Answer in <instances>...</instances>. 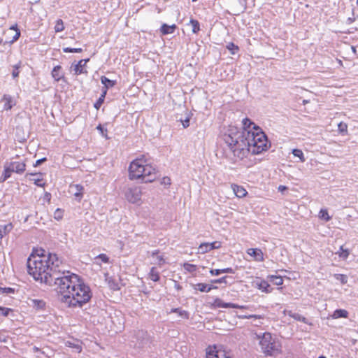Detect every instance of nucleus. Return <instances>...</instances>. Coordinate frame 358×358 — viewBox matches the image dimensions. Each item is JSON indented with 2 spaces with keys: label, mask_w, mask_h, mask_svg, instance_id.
Instances as JSON below:
<instances>
[{
  "label": "nucleus",
  "mask_w": 358,
  "mask_h": 358,
  "mask_svg": "<svg viewBox=\"0 0 358 358\" xmlns=\"http://www.w3.org/2000/svg\"><path fill=\"white\" fill-rule=\"evenodd\" d=\"M142 189L138 186L129 187L125 192L127 200L131 203H138L141 200Z\"/></svg>",
  "instance_id": "nucleus-6"
},
{
  "label": "nucleus",
  "mask_w": 358,
  "mask_h": 358,
  "mask_svg": "<svg viewBox=\"0 0 358 358\" xmlns=\"http://www.w3.org/2000/svg\"><path fill=\"white\" fill-rule=\"evenodd\" d=\"M183 267L187 271H188L189 273H193V272L196 271V265L189 264V263H185L183 265Z\"/></svg>",
  "instance_id": "nucleus-39"
},
{
  "label": "nucleus",
  "mask_w": 358,
  "mask_h": 358,
  "mask_svg": "<svg viewBox=\"0 0 358 358\" xmlns=\"http://www.w3.org/2000/svg\"><path fill=\"white\" fill-rule=\"evenodd\" d=\"M285 312L287 313V315L289 317L294 318L295 320L302 322L305 324L308 323L307 319L305 317H303V315H300L299 313H293L292 310L285 311Z\"/></svg>",
  "instance_id": "nucleus-24"
},
{
  "label": "nucleus",
  "mask_w": 358,
  "mask_h": 358,
  "mask_svg": "<svg viewBox=\"0 0 358 358\" xmlns=\"http://www.w3.org/2000/svg\"><path fill=\"white\" fill-rule=\"evenodd\" d=\"M150 336L144 330L134 331L131 342L135 348L143 349L150 343Z\"/></svg>",
  "instance_id": "nucleus-4"
},
{
  "label": "nucleus",
  "mask_w": 358,
  "mask_h": 358,
  "mask_svg": "<svg viewBox=\"0 0 358 358\" xmlns=\"http://www.w3.org/2000/svg\"><path fill=\"white\" fill-rule=\"evenodd\" d=\"M226 278L227 277L226 276H224V277H222L219 279H217V280H212V282L213 283H225L226 282Z\"/></svg>",
  "instance_id": "nucleus-57"
},
{
  "label": "nucleus",
  "mask_w": 358,
  "mask_h": 358,
  "mask_svg": "<svg viewBox=\"0 0 358 358\" xmlns=\"http://www.w3.org/2000/svg\"><path fill=\"white\" fill-rule=\"evenodd\" d=\"M292 154L294 155V157H299V159H300V162H305L306 159H305L303 153L301 150L294 149L292 150Z\"/></svg>",
  "instance_id": "nucleus-35"
},
{
  "label": "nucleus",
  "mask_w": 358,
  "mask_h": 358,
  "mask_svg": "<svg viewBox=\"0 0 358 358\" xmlns=\"http://www.w3.org/2000/svg\"><path fill=\"white\" fill-rule=\"evenodd\" d=\"M175 288H176V289H178V290H180V289H182V287H181L179 284H178L177 282H176V284H175Z\"/></svg>",
  "instance_id": "nucleus-63"
},
{
  "label": "nucleus",
  "mask_w": 358,
  "mask_h": 358,
  "mask_svg": "<svg viewBox=\"0 0 358 358\" xmlns=\"http://www.w3.org/2000/svg\"><path fill=\"white\" fill-rule=\"evenodd\" d=\"M336 254L343 259H346L350 255V251L348 249H344L343 246H341Z\"/></svg>",
  "instance_id": "nucleus-30"
},
{
  "label": "nucleus",
  "mask_w": 358,
  "mask_h": 358,
  "mask_svg": "<svg viewBox=\"0 0 358 358\" xmlns=\"http://www.w3.org/2000/svg\"><path fill=\"white\" fill-rule=\"evenodd\" d=\"M14 31L15 34L17 31L20 32V29L17 28V25L15 24L14 25H12L7 31H4L5 35L9 34L10 32Z\"/></svg>",
  "instance_id": "nucleus-50"
},
{
  "label": "nucleus",
  "mask_w": 358,
  "mask_h": 358,
  "mask_svg": "<svg viewBox=\"0 0 358 358\" xmlns=\"http://www.w3.org/2000/svg\"><path fill=\"white\" fill-rule=\"evenodd\" d=\"M338 129L339 132L341 133V134L346 133L347 131H348V125H347V124H345L344 122H340L338 124Z\"/></svg>",
  "instance_id": "nucleus-44"
},
{
  "label": "nucleus",
  "mask_w": 358,
  "mask_h": 358,
  "mask_svg": "<svg viewBox=\"0 0 358 358\" xmlns=\"http://www.w3.org/2000/svg\"><path fill=\"white\" fill-rule=\"evenodd\" d=\"M28 304L35 310H39L45 309L46 303L42 299H30Z\"/></svg>",
  "instance_id": "nucleus-15"
},
{
  "label": "nucleus",
  "mask_w": 358,
  "mask_h": 358,
  "mask_svg": "<svg viewBox=\"0 0 358 358\" xmlns=\"http://www.w3.org/2000/svg\"><path fill=\"white\" fill-rule=\"evenodd\" d=\"M348 312L347 310L343 309H337L334 312L332 317L336 319L341 317L346 318L348 317Z\"/></svg>",
  "instance_id": "nucleus-27"
},
{
  "label": "nucleus",
  "mask_w": 358,
  "mask_h": 358,
  "mask_svg": "<svg viewBox=\"0 0 358 358\" xmlns=\"http://www.w3.org/2000/svg\"><path fill=\"white\" fill-rule=\"evenodd\" d=\"M238 317L241 318V319H250V318H255V319L259 318H259H261V316L257 315H239Z\"/></svg>",
  "instance_id": "nucleus-54"
},
{
  "label": "nucleus",
  "mask_w": 358,
  "mask_h": 358,
  "mask_svg": "<svg viewBox=\"0 0 358 358\" xmlns=\"http://www.w3.org/2000/svg\"><path fill=\"white\" fill-rule=\"evenodd\" d=\"M95 259H99L103 263H108L109 258L106 254H100L96 257Z\"/></svg>",
  "instance_id": "nucleus-48"
},
{
  "label": "nucleus",
  "mask_w": 358,
  "mask_h": 358,
  "mask_svg": "<svg viewBox=\"0 0 358 358\" xmlns=\"http://www.w3.org/2000/svg\"><path fill=\"white\" fill-rule=\"evenodd\" d=\"M259 338V345L262 352L267 356H275L281 352V344L271 333L265 332Z\"/></svg>",
  "instance_id": "nucleus-3"
},
{
  "label": "nucleus",
  "mask_w": 358,
  "mask_h": 358,
  "mask_svg": "<svg viewBox=\"0 0 358 358\" xmlns=\"http://www.w3.org/2000/svg\"><path fill=\"white\" fill-rule=\"evenodd\" d=\"M0 342L1 343H6V337L2 334H0Z\"/></svg>",
  "instance_id": "nucleus-62"
},
{
  "label": "nucleus",
  "mask_w": 358,
  "mask_h": 358,
  "mask_svg": "<svg viewBox=\"0 0 358 358\" xmlns=\"http://www.w3.org/2000/svg\"><path fill=\"white\" fill-rule=\"evenodd\" d=\"M0 292L1 294H13L15 292V289L12 287H0Z\"/></svg>",
  "instance_id": "nucleus-46"
},
{
  "label": "nucleus",
  "mask_w": 358,
  "mask_h": 358,
  "mask_svg": "<svg viewBox=\"0 0 358 358\" xmlns=\"http://www.w3.org/2000/svg\"><path fill=\"white\" fill-rule=\"evenodd\" d=\"M243 130L239 129L241 131H250L252 132L255 131V129L260 128L259 126L256 125L253 122L251 121L249 118H244L243 120Z\"/></svg>",
  "instance_id": "nucleus-13"
},
{
  "label": "nucleus",
  "mask_w": 358,
  "mask_h": 358,
  "mask_svg": "<svg viewBox=\"0 0 358 358\" xmlns=\"http://www.w3.org/2000/svg\"><path fill=\"white\" fill-rule=\"evenodd\" d=\"M27 266L34 280L55 287L61 295V301L68 307H82L92 296L90 287L78 275L65 269L62 259L57 255H30Z\"/></svg>",
  "instance_id": "nucleus-1"
},
{
  "label": "nucleus",
  "mask_w": 358,
  "mask_h": 358,
  "mask_svg": "<svg viewBox=\"0 0 358 358\" xmlns=\"http://www.w3.org/2000/svg\"><path fill=\"white\" fill-rule=\"evenodd\" d=\"M51 76L55 82L62 80L66 83V80L65 78V73L60 65L54 66L51 71Z\"/></svg>",
  "instance_id": "nucleus-11"
},
{
  "label": "nucleus",
  "mask_w": 358,
  "mask_h": 358,
  "mask_svg": "<svg viewBox=\"0 0 358 358\" xmlns=\"http://www.w3.org/2000/svg\"><path fill=\"white\" fill-rule=\"evenodd\" d=\"M221 248V243L219 241H214L213 243H203L199 247V252L204 254L213 249H218Z\"/></svg>",
  "instance_id": "nucleus-10"
},
{
  "label": "nucleus",
  "mask_w": 358,
  "mask_h": 358,
  "mask_svg": "<svg viewBox=\"0 0 358 358\" xmlns=\"http://www.w3.org/2000/svg\"><path fill=\"white\" fill-rule=\"evenodd\" d=\"M106 280L108 281V285L113 290H118L120 289L119 284L113 278H107Z\"/></svg>",
  "instance_id": "nucleus-34"
},
{
  "label": "nucleus",
  "mask_w": 358,
  "mask_h": 358,
  "mask_svg": "<svg viewBox=\"0 0 358 358\" xmlns=\"http://www.w3.org/2000/svg\"><path fill=\"white\" fill-rule=\"evenodd\" d=\"M231 188L235 195L238 198H243L247 194V191L242 187L236 184L231 185Z\"/></svg>",
  "instance_id": "nucleus-17"
},
{
  "label": "nucleus",
  "mask_w": 358,
  "mask_h": 358,
  "mask_svg": "<svg viewBox=\"0 0 358 358\" xmlns=\"http://www.w3.org/2000/svg\"><path fill=\"white\" fill-rule=\"evenodd\" d=\"M104 99H105L99 96L98 100L94 103V107L97 110L99 109L101 105L103 104Z\"/></svg>",
  "instance_id": "nucleus-53"
},
{
  "label": "nucleus",
  "mask_w": 358,
  "mask_h": 358,
  "mask_svg": "<svg viewBox=\"0 0 358 358\" xmlns=\"http://www.w3.org/2000/svg\"><path fill=\"white\" fill-rule=\"evenodd\" d=\"M213 305L217 308H239V309H245L246 308V306H241V305H238L236 303H233L224 302L222 300H221L219 298H216L215 299Z\"/></svg>",
  "instance_id": "nucleus-12"
},
{
  "label": "nucleus",
  "mask_w": 358,
  "mask_h": 358,
  "mask_svg": "<svg viewBox=\"0 0 358 358\" xmlns=\"http://www.w3.org/2000/svg\"><path fill=\"white\" fill-rule=\"evenodd\" d=\"M20 32L19 31H17L15 34H14V35L12 36V38L10 39L8 37H6V39L5 41L3 40V38H1L0 37V46H3L6 44H13L14 42H15L16 41L18 40V38H20Z\"/></svg>",
  "instance_id": "nucleus-19"
},
{
  "label": "nucleus",
  "mask_w": 358,
  "mask_h": 358,
  "mask_svg": "<svg viewBox=\"0 0 358 358\" xmlns=\"http://www.w3.org/2000/svg\"><path fill=\"white\" fill-rule=\"evenodd\" d=\"M34 183L38 187H44L45 183L43 182V178H34L31 179Z\"/></svg>",
  "instance_id": "nucleus-52"
},
{
  "label": "nucleus",
  "mask_w": 358,
  "mask_h": 358,
  "mask_svg": "<svg viewBox=\"0 0 358 358\" xmlns=\"http://www.w3.org/2000/svg\"><path fill=\"white\" fill-rule=\"evenodd\" d=\"M29 175H31V176H41L42 173H28Z\"/></svg>",
  "instance_id": "nucleus-64"
},
{
  "label": "nucleus",
  "mask_w": 358,
  "mask_h": 358,
  "mask_svg": "<svg viewBox=\"0 0 358 358\" xmlns=\"http://www.w3.org/2000/svg\"><path fill=\"white\" fill-rule=\"evenodd\" d=\"M257 287L265 293H270L272 290L270 287V285L266 280H261L259 282H256Z\"/></svg>",
  "instance_id": "nucleus-22"
},
{
  "label": "nucleus",
  "mask_w": 358,
  "mask_h": 358,
  "mask_svg": "<svg viewBox=\"0 0 358 358\" xmlns=\"http://www.w3.org/2000/svg\"><path fill=\"white\" fill-rule=\"evenodd\" d=\"M82 48H64L63 52L66 53H80L82 52Z\"/></svg>",
  "instance_id": "nucleus-41"
},
{
  "label": "nucleus",
  "mask_w": 358,
  "mask_h": 358,
  "mask_svg": "<svg viewBox=\"0 0 358 358\" xmlns=\"http://www.w3.org/2000/svg\"><path fill=\"white\" fill-rule=\"evenodd\" d=\"M64 29V22L62 20L59 19L56 22V24L55 26V32H61Z\"/></svg>",
  "instance_id": "nucleus-38"
},
{
  "label": "nucleus",
  "mask_w": 358,
  "mask_h": 358,
  "mask_svg": "<svg viewBox=\"0 0 358 358\" xmlns=\"http://www.w3.org/2000/svg\"><path fill=\"white\" fill-rule=\"evenodd\" d=\"M145 160L143 159H136L129 165V177L131 180L140 179L143 176L142 167Z\"/></svg>",
  "instance_id": "nucleus-5"
},
{
  "label": "nucleus",
  "mask_w": 358,
  "mask_h": 358,
  "mask_svg": "<svg viewBox=\"0 0 358 358\" xmlns=\"http://www.w3.org/2000/svg\"><path fill=\"white\" fill-rule=\"evenodd\" d=\"M234 273H235L234 270L230 267L221 269V273H232V274H234Z\"/></svg>",
  "instance_id": "nucleus-56"
},
{
  "label": "nucleus",
  "mask_w": 358,
  "mask_h": 358,
  "mask_svg": "<svg viewBox=\"0 0 358 358\" xmlns=\"http://www.w3.org/2000/svg\"><path fill=\"white\" fill-rule=\"evenodd\" d=\"M149 278L155 281V282H157L159 280V273L156 270V268L155 267H152L150 271V273H149Z\"/></svg>",
  "instance_id": "nucleus-29"
},
{
  "label": "nucleus",
  "mask_w": 358,
  "mask_h": 358,
  "mask_svg": "<svg viewBox=\"0 0 358 358\" xmlns=\"http://www.w3.org/2000/svg\"><path fill=\"white\" fill-rule=\"evenodd\" d=\"M271 281L276 285H281L283 284V279L281 276L271 275Z\"/></svg>",
  "instance_id": "nucleus-37"
},
{
  "label": "nucleus",
  "mask_w": 358,
  "mask_h": 358,
  "mask_svg": "<svg viewBox=\"0 0 358 358\" xmlns=\"http://www.w3.org/2000/svg\"><path fill=\"white\" fill-rule=\"evenodd\" d=\"M46 161H47V158L46 157H43L41 159H39L36 161L35 164H34V167L38 166L41 164H42V163L46 162Z\"/></svg>",
  "instance_id": "nucleus-55"
},
{
  "label": "nucleus",
  "mask_w": 358,
  "mask_h": 358,
  "mask_svg": "<svg viewBox=\"0 0 358 358\" xmlns=\"http://www.w3.org/2000/svg\"><path fill=\"white\" fill-rule=\"evenodd\" d=\"M89 61L90 59H81L78 62V64H75L73 66H72L74 73L76 75H80L84 73H87L86 71H84L83 67Z\"/></svg>",
  "instance_id": "nucleus-14"
},
{
  "label": "nucleus",
  "mask_w": 358,
  "mask_h": 358,
  "mask_svg": "<svg viewBox=\"0 0 358 358\" xmlns=\"http://www.w3.org/2000/svg\"><path fill=\"white\" fill-rule=\"evenodd\" d=\"M334 278L336 280L340 281L342 285H345L348 282V278L346 275L337 273L334 274Z\"/></svg>",
  "instance_id": "nucleus-36"
},
{
  "label": "nucleus",
  "mask_w": 358,
  "mask_h": 358,
  "mask_svg": "<svg viewBox=\"0 0 358 358\" xmlns=\"http://www.w3.org/2000/svg\"><path fill=\"white\" fill-rule=\"evenodd\" d=\"M248 254L253 257L256 261L262 262L264 260L263 252L259 248H250L248 250Z\"/></svg>",
  "instance_id": "nucleus-16"
},
{
  "label": "nucleus",
  "mask_w": 358,
  "mask_h": 358,
  "mask_svg": "<svg viewBox=\"0 0 358 358\" xmlns=\"http://www.w3.org/2000/svg\"><path fill=\"white\" fill-rule=\"evenodd\" d=\"M13 309L0 306V315L7 317L10 313L13 312Z\"/></svg>",
  "instance_id": "nucleus-43"
},
{
  "label": "nucleus",
  "mask_w": 358,
  "mask_h": 358,
  "mask_svg": "<svg viewBox=\"0 0 358 358\" xmlns=\"http://www.w3.org/2000/svg\"><path fill=\"white\" fill-rule=\"evenodd\" d=\"M176 29L175 24L168 25L167 24H163L160 28V31L163 35L173 34Z\"/></svg>",
  "instance_id": "nucleus-21"
},
{
  "label": "nucleus",
  "mask_w": 358,
  "mask_h": 358,
  "mask_svg": "<svg viewBox=\"0 0 358 358\" xmlns=\"http://www.w3.org/2000/svg\"><path fill=\"white\" fill-rule=\"evenodd\" d=\"M210 273L212 275H219L221 273V269H211Z\"/></svg>",
  "instance_id": "nucleus-58"
},
{
  "label": "nucleus",
  "mask_w": 358,
  "mask_h": 358,
  "mask_svg": "<svg viewBox=\"0 0 358 358\" xmlns=\"http://www.w3.org/2000/svg\"><path fill=\"white\" fill-rule=\"evenodd\" d=\"M13 229L12 223L6 224H0V241L7 234H8Z\"/></svg>",
  "instance_id": "nucleus-18"
},
{
  "label": "nucleus",
  "mask_w": 358,
  "mask_h": 358,
  "mask_svg": "<svg viewBox=\"0 0 358 358\" xmlns=\"http://www.w3.org/2000/svg\"><path fill=\"white\" fill-rule=\"evenodd\" d=\"M223 140L238 159L246 157L249 152L257 155L268 148L267 137L261 128H257L252 132H245L236 127H230L224 134Z\"/></svg>",
  "instance_id": "nucleus-2"
},
{
  "label": "nucleus",
  "mask_w": 358,
  "mask_h": 358,
  "mask_svg": "<svg viewBox=\"0 0 358 358\" xmlns=\"http://www.w3.org/2000/svg\"><path fill=\"white\" fill-rule=\"evenodd\" d=\"M162 183L164 185H171V179L169 177H164Z\"/></svg>",
  "instance_id": "nucleus-59"
},
{
  "label": "nucleus",
  "mask_w": 358,
  "mask_h": 358,
  "mask_svg": "<svg viewBox=\"0 0 358 358\" xmlns=\"http://www.w3.org/2000/svg\"><path fill=\"white\" fill-rule=\"evenodd\" d=\"M194 288L201 292H209L212 289H215V286H210L205 283H198L194 285Z\"/></svg>",
  "instance_id": "nucleus-20"
},
{
  "label": "nucleus",
  "mask_w": 358,
  "mask_h": 358,
  "mask_svg": "<svg viewBox=\"0 0 358 358\" xmlns=\"http://www.w3.org/2000/svg\"><path fill=\"white\" fill-rule=\"evenodd\" d=\"M4 171L2 176L0 177V182H3L11 176V169L6 163L4 164Z\"/></svg>",
  "instance_id": "nucleus-25"
},
{
  "label": "nucleus",
  "mask_w": 358,
  "mask_h": 358,
  "mask_svg": "<svg viewBox=\"0 0 358 358\" xmlns=\"http://www.w3.org/2000/svg\"><path fill=\"white\" fill-rule=\"evenodd\" d=\"M96 129L100 131V134L102 136L105 137L106 138H108L107 136V129H105L101 124H99L96 127Z\"/></svg>",
  "instance_id": "nucleus-49"
},
{
  "label": "nucleus",
  "mask_w": 358,
  "mask_h": 358,
  "mask_svg": "<svg viewBox=\"0 0 358 358\" xmlns=\"http://www.w3.org/2000/svg\"><path fill=\"white\" fill-rule=\"evenodd\" d=\"M177 313L180 317H182V318H185V319H188L189 318V313L186 310H182L179 308H172L170 311V313Z\"/></svg>",
  "instance_id": "nucleus-28"
},
{
  "label": "nucleus",
  "mask_w": 358,
  "mask_h": 358,
  "mask_svg": "<svg viewBox=\"0 0 358 358\" xmlns=\"http://www.w3.org/2000/svg\"><path fill=\"white\" fill-rule=\"evenodd\" d=\"M143 176L142 180L144 182H151L157 178V173L155 168L152 166L145 163H143V167H142Z\"/></svg>",
  "instance_id": "nucleus-7"
},
{
  "label": "nucleus",
  "mask_w": 358,
  "mask_h": 358,
  "mask_svg": "<svg viewBox=\"0 0 358 358\" xmlns=\"http://www.w3.org/2000/svg\"><path fill=\"white\" fill-rule=\"evenodd\" d=\"M184 128H187L189 126V118L187 117L184 120H181Z\"/></svg>",
  "instance_id": "nucleus-60"
},
{
  "label": "nucleus",
  "mask_w": 358,
  "mask_h": 358,
  "mask_svg": "<svg viewBox=\"0 0 358 358\" xmlns=\"http://www.w3.org/2000/svg\"><path fill=\"white\" fill-rule=\"evenodd\" d=\"M8 166L11 169L12 172L16 173L17 174H22L24 172L26 169V164L24 161H10L6 162Z\"/></svg>",
  "instance_id": "nucleus-9"
},
{
  "label": "nucleus",
  "mask_w": 358,
  "mask_h": 358,
  "mask_svg": "<svg viewBox=\"0 0 358 358\" xmlns=\"http://www.w3.org/2000/svg\"><path fill=\"white\" fill-rule=\"evenodd\" d=\"M22 66V62L20 61L17 64L13 66L12 76L13 78H16L19 76V69Z\"/></svg>",
  "instance_id": "nucleus-33"
},
{
  "label": "nucleus",
  "mask_w": 358,
  "mask_h": 358,
  "mask_svg": "<svg viewBox=\"0 0 358 358\" xmlns=\"http://www.w3.org/2000/svg\"><path fill=\"white\" fill-rule=\"evenodd\" d=\"M152 257H156L157 260V264L159 266L163 265L165 263V260L162 255H159V250H155L152 252Z\"/></svg>",
  "instance_id": "nucleus-31"
},
{
  "label": "nucleus",
  "mask_w": 358,
  "mask_h": 358,
  "mask_svg": "<svg viewBox=\"0 0 358 358\" xmlns=\"http://www.w3.org/2000/svg\"><path fill=\"white\" fill-rule=\"evenodd\" d=\"M77 192L74 194L76 197H82L83 196V192L82 190L83 189V186L80 185H76L75 186Z\"/></svg>",
  "instance_id": "nucleus-51"
},
{
  "label": "nucleus",
  "mask_w": 358,
  "mask_h": 358,
  "mask_svg": "<svg viewBox=\"0 0 358 358\" xmlns=\"http://www.w3.org/2000/svg\"><path fill=\"white\" fill-rule=\"evenodd\" d=\"M227 48L231 51V54L234 55L236 50H238V47L234 43H229L227 45Z\"/></svg>",
  "instance_id": "nucleus-45"
},
{
  "label": "nucleus",
  "mask_w": 358,
  "mask_h": 358,
  "mask_svg": "<svg viewBox=\"0 0 358 358\" xmlns=\"http://www.w3.org/2000/svg\"><path fill=\"white\" fill-rule=\"evenodd\" d=\"M107 90H108L107 89H105V88L103 87L102 93H101L100 97H102V98L105 99L106 95L107 94Z\"/></svg>",
  "instance_id": "nucleus-61"
},
{
  "label": "nucleus",
  "mask_w": 358,
  "mask_h": 358,
  "mask_svg": "<svg viewBox=\"0 0 358 358\" xmlns=\"http://www.w3.org/2000/svg\"><path fill=\"white\" fill-rule=\"evenodd\" d=\"M3 99L6 101V102L4 104V109L6 110H10L12 108V105L10 103L11 101V97L10 96H4Z\"/></svg>",
  "instance_id": "nucleus-47"
},
{
  "label": "nucleus",
  "mask_w": 358,
  "mask_h": 358,
  "mask_svg": "<svg viewBox=\"0 0 358 358\" xmlns=\"http://www.w3.org/2000/svg\"><path fill=\"white\" fill-rule=\"evenodd\" d=\"M206 358H231L228 353L221 348L216 346L213 348L209 347L206 352Z\"/></svg>",
  "instance_id": "nucleus-8"
},
{
  "label": "nucleus",
  "mask_w": 358,
  "mask_h": 358,
  "mask_svg": "<svg viewBox=\"0 0 358 358\" xmlns=\"http://www.w3.org/2000/svg\"><path fill=\"white\" fill-rule=\"evenodd\" d=\"M189 23L192 27V32L194 34H197L200 31V24L198 20L191 19Z\"/></svg>",
  "instance_id": "nucleus-32"
},
{
  "label": "nucleus",
  "mask_w": 358,
  "mask_h": 358,
  "mask_svg": "<svg viewBox=\"0 0 358 358\" xmlns=\"http://www.w3.org/2000/svg\"><path fill=\"white\" fill-rule=\"evenodd\" d=\"M31 255L38 256V257H41H41L42 256L49 257V256H53V255H57L55 253H50V252H46L45 250L40 248V249H37L35 251H34L31 254Z\"/></svg>",
  "instance_id": "nucleus-26"
},
{
  "label": "nucleus",
  "mask_w": 358,
  "mask_h": 358,
  "mask_svg": "<svg viewBox=\"0 0 358 358\" xmlns=\"http://www.w3.org/2000/svg\"><path fill=\"white\" fill-rule=\"evenodd\" d=\"M101 82L104 85L103 88L107 89V90L114 87L116 84L115 80H110L109 78H108L107 77H106L104 76L101 77Z\"/></svg>",
  "instance_id": "nucleus-23"
},
{
  "label": "nucleus",
  "mask_w": 358,
  "mask_h": 358,
  "mask_svg": "<svg viewBox=\"0 0 358 358\" xmlns=\"http://www.w3.org/2000/svg\"><path fill=\"white\" fill-rule=\"evenodd\" d=\"M320 217L324 219L326 221H329L331 219V217L329 215L327 210L325 209L320 210Z\"/></svg>",
  "instance_id": "nucleus-42"
},
{
  "label": "nucleus",
  "mask_w": 358,
  "mask_h": 358,
  "mask_svg": "<svg viewBox=\"0 0 358 358\" xmlns=\"http://www.w3.org/2000/svg\"><path fill=\"white\" fill-rule=\"evenodd\" d=\"M66 344L67 346L76 349L78 352H80L82 350V347L79 343H75L71 341H67Z\"/></svg>",
  "instance_id": "nucleus-40"
}]
</instances>
